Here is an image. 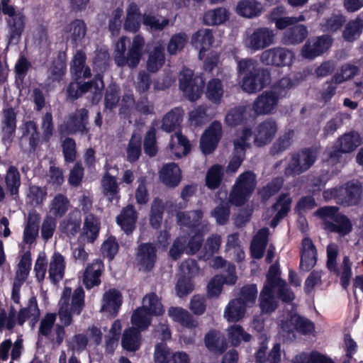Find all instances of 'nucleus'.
Segmentation results:
<instances>
[{"label":"nucleus","instance_id":"nucleus-1","mask_svg":"<svg viewBox=\"0 0 363 363\" xmlns=\"http://www.w3.org/2000/svg\"><path fill=\"white\" fill-rule=\"evenodd\" d=\"M237 70L239 74H244L240 86L247 93L259 91L270 83L269 71L260 68L257 61L254 59L245 58L238 61Z\"/></svg>","mask_w":363,"mask_h":363},{"label":"nucleus","instance_id":"nucleus-2","mask_svg":"<svg viewBox=\"0 0 363 363\" xmlns=\"http://www.w3.org/2000/svg\"><path fill=\"white\" fill-rule=\"evenodd\" d=\"M84 306V291L82 287L72 289L65 287L59 301L58 315L61 323L68 326L72 323V313L79 315Z\"/></svg>","mask_w":363,"mask_h":363},{"label":"nucleus","instance_id":"nucleus-3","mask_svg":"<svg viewBox=\"0 0 363 363\" xmlns=\"http://www.w3.org/2000/svg\"><path fill=\"white\" fill-rule=\"evenodd\" d=\"M163 313V306L157 295H147L143 298V306L137 308L131 316L133 328L139 332L145 330L151 323L150 314L160 315Z\"/></svg>","mask_w":363,"mask_h":363},{"label":"nucleus","instance_id":"nucleus-4","mask_svg":"<svg viewBox=\"0 0 363 363\" xmlns=\"http://www.w3.org/2000/svg\"><path fill=\"white\" fill-rule=\"evenodd\" d=\"M1 12L6 16L9 43H18L26 26L25 15L21 11L15 9L11 0H1Z\"/></svg>","mask_w":363,"mask_h":363},{"label":"nucleus","instance_id":"nucleus-5","mask_svg":"<svg viewBox=\"0 0 363 363\" xmlns=\"http://www.w3.org/2000/svg\"><path fill=\"white\" fill-rule=\"evenodd\" d=\"M256 185L255 176L251 172L241 174L236 179L229 201L235 206H242L250 198Z\"/></svg>","mask_w":363,"mask_h":363},{"label":"nucleus","instance_id":"nucleus-6","mask_svg":"<svg viewBox=\"0 0 363 363\" xmlns=\"http://www.w3.org/2000/svg\"><path fill=\"white\" fill-rule=\"evenodd\" d=\"M179 88L189 101L198 100L203 94L204 79L201 75H193L191 69L184 68L179 77Z\"/></svg>","mask_w":363,"mask_h":363},{"label":"nucleus","instance_id":"nucleus-7","mask_svg":"<svg viewBox=\"0 0 363 363\" xmlns=\"http://www.w3.org/2000/svg\"><path fill=\"white\" fill-rule=\"evenodd\" d=\"M274 32L267 28H258L252 32L247 33L244 40V46L251 51L256 52L269 47L273 43Z\"/></svg>","mask_w":363,"mask_h":363},{"label":"nucleus","instance_id":"nucleus-8","mask_svg":"<svg viewBox=\"0 0 363 363\" xmlns=\"http://www.w3.org/2000/svg\"><path fill=\"white\" fill-rule=\"evenodd\" d=\"M294 53L284 48H274L262 52L260 61L266 65L290 67L294 60Z\"/></svg>","mask_w":363,"mask_h":363},{"label":"nucleus","instance_id":"nucleus-9","mask_svg":"<svg viewBox=\"0 0 363 363\" xmlns=\"http://www.w3.org/2000/svg\"><path fill=\"white\" fill-rule=\"evenodd\" d=\"M317 155L315 152L305 150L292 156L285 169L287 175L299 174L308 170L315 162Z\"/></svg>","mask_w":363,"mask_h":363},{"label":"nucleus","instance_id":"nucleus-10","mask_svg":"<svg viewBox=\"0 0 363 363\" xmlns=\"http://www.w3.org/2000/svg\"><path fill=\"white\" fill-rule=\"evenodd\" d=\"M252 133L249 129H244L239 133L234 140L235 155L231 158L227 167V172L235 173L242 162L244 150L250 144Z\"/></svg>","mask_w":363,"mask_h":363},{"label":"nucleus","instance_id":"nucleus-11","mask_svg":"<svg viewBox=\"0 0 363 363\" xmlns=\"http://www.w3.org/2000/svg\"><path fill=\"white\" fill-rule=\"evenodd\" d=\"M362 138L359 133L350 132L341 136L336 143L337 150L329 152L330 162L333 164L338 161L340 153H348L354 151L362 144Z\"/></svg>","mask_w":363,"mask_h":363},{"label":"nucleus","instance_id":"nucleus-12","mask_svg":"<svg viewBox=\"0 0 363 363\" xmlns=\"http://www.w3.org/2000/svg\"><path fill=\"white\" fill-rule=\"evenodd\" d=\"M332 44V39L328 35H322L307 40L303 46L301 55L308 60H313L327 51Z\"/></svg>","mask_w":363,"mask_h":363},{"label":"nucleus","instance_id":"nucleus-13","mask_svg":"<svg viewBox=\"0 0 363 363\" xmlns=\"http://www.w3.org/2000/svg\"><path fill=\"white\" fill-rule=\"evenodd\" d=\"M221 134V123L218 121L213 122L201 138L200 147L203 154H211L215 150Z\"/></svg>","mask_w":363,"mask_h":363},{"label":"nucleus","instance_id":"nucleus-14","mask_svg":"<svg viewBox=\"0 0 363 363\" xmlns=\"http://www.w3.org/2000/svg\"><path fill=\"white\" fill-rule=\"evenodd\" d=\"M264 286L277 288L279 296L283 301L289 302L294 298V293L286 287L285 281L279 277V269L276 264L270 267Z\"/></svg>","mask_w":363,"mask_h":363},{"label":"nucleus","instance_id":"nucleus-15","mask_svg":"<svg viewBox=\"0 0 363 363\" xmlns=\"http://www.w3.org/2000/svg\"><path fill=\"white\" fill-rule=\"evenodd\" d=\"M279 96L272 91L258 96L253 104V110L257 115L271 113L277 107Z\"/></svg>","mask_w":363,"mask_h":363},{"label":"nucleus","instance_id":"nucleus-16","mask_svg":"<svg viewBox=\"0 0 363 363\" xmlns=\"http://www.w3.org/2000/svg\"><path fill=\"white\" fill-rule=\"evenodd\" d=\"M16 128V113L11 108L4 109L1 121L2 140L10 143L13 140Z\"/></svg>","mask_w":363,"mask_h":363},{"label":"nucleus","instance_id":"nucleus-17","mask_svg":"<svg viewBox=\"0 0 363 363\" xmlns=\"http://www.w3.org/2000/svg\"><path fill=\"white\" fill-rule=\"evenodd\" d=\"M277 131V123L267 119L257 127L255 131V143L257 146H262L269 143Z\"/></svg>","mask_w":363,"mask_h":363},{"label":"nucleus","instance_id":"nucleus-18","mask_svg":"<svg viewBox=\"0 0 363 363\" xmlns=\"http://www.w3.org/2000/svg\"><path fill=\"white\" fill-rule=\"evenodd\" d=\"M104 88V82L101 77H96L94 82H86L83 84L74 82L70 83L67 88L68 96L71 99H77L82 94L94 90V93L100 91Z\"/></svg>","mask_w":363,"mask_h":363},{"label":"nucleus","instance_id":"nucleus-19","mask_svg":"<svg viewBox=\"0 0 363 363\" xmlns=\"http://www.w3.org/2000/svg\"><path fill=\"white\" fill-rule=\"evenodd\" d=\"M144 45V38L140 35H135L127 52V56H123V66L128 65L130 68L136 67L142 57Z\"/></svg>","mask_w":363,"mask_h":363},{"label":"nucleus","instance_id":"nucleus-20","mask_svg":"<svg viewBox=\"0 0 363 363\" xmlns=\"http://www.w3.org/2000/svg\"><path fill=\"white\" fill-rule=\"evenodd\" d=\"M121 304V294L116 289H110L103 296L101 311L116 315L118 313Z\"/></svg>","mask_w":363,"mask_h":363},{"label":"nucleus","instance_id":"nucleus-21","mask_svg":"<svg viewBox=\"0 0 363 363\" xmlns=\"http://www.w3.org/2000/svg\"><path fill=\"white\" fill-rule=\"evenodd\" d=\"M104 265L101 260L96 259L88 264L83 274L82 281L86 289H91L100 284V277Z\"/></svg>","mask_w":363,"mask_h":363},{"label":"nucleus","instance_id":"nucleus-22","mask_svg":"<svg viewBox=\"0 0 363 363\" xmlns=\"http://www.w3.org/2000/svg\"><path fill=\"white\" fill-rule=\"evenodd\" d=\"M168 148L175 158H181L190 152L191 147L186 138L180 133H176L171 136Z\"/></svg>","mask_w":363,"mask_h":363},{"label":"nucleus","instance_id":"nucleus-23","mask_svg":"<svg viewBox=\"0 0 363 363\" xmlns=\"http://www.w3.org/2000/svg\"><path fill=\"white\" fill-rule=\"evenodd\" d=\"M161 181L168 186H177L182 179L181 169L175 163L165 164L160 172Z\"/></svg>","mask_w":363,"mask_h":363},{"label":"nucleus","instance_id":"nucleus-24","mask_svg":"<svg viewBox=\"0 0 363 363\" xmlns=\"http://www.w3.org/2000/svg\"><path fill=\"white\" fill-rule=\"evenodd\" d=\"M302 255L300 266L306 271H308L316 263V250L309 238H304L302 242Z\"/></svg>","mask_w":363,"mask_h":363},{"label":"nucleus","instance_id":"nucleus-25","mask_svg":"<svg viewBox=\"0 0 363 363\" xmlns=\"http://www.w3.org/2000/svg\"><path fill=\"white\" fill-rule=\"evenodd\" d=\"M65 262L63 256L59 252H55L49 264V278L53 283H57L64 277Z\"/></svg>","mask_w":363,"mask_h":363},{"label":"nucleus","instance_id":"nucleus-26","mask_svg":"<svg viewBox=\"0 0 363 363\" xmlns=\"http://www.w3.org/2000/svg\"><path fill=\"white\" fill-rule=\"evenodd\" d=\"M213 43V34L209 29H201L198 30L191 38V44L200 50L199 57L202 59L204 52L207 50Z\"/></svg>","mask_w":363,"mask_h":363},{"label":"nucleus","instance_id":"nucleus-27","mask_svg":"<svg viewBox=\"0 0 363 363\" xmlns=\"http://www.w3.org/2000/svg\"><path fill=\"white\" fill-rule=\"evenodd\" d=\"M99 225L100 223L95 216L88 215L84 219L81 239L88 243L94 242L98 237Z\"/></svg>","mask_w":363,"mask_h":363},{"label":"nucleus","instance_id":"nucleus-28","mask_svg":"<svg viewBox=\"0 0 363 363\" xmlns=\"http://www.w3.org/2000/svg\"><path fill=\"white\" fill-rule=\"evenodd\" d=\"M155 249L151 244H144L139 246L137 260L140 267L144 270L152 269L155 262Z\"/></svg>","mask_w":363,"mask_h":363},{"label":"nucleus","instance_id":"nucleus-29","mask_svg":"<svg viewBox=\"0 0 363 363\" xmlns=\"http://www.w3.org/2000/svg\"><path fill=\"white\" fill-rule=\"evenodd\" d=\"M87 113L88 112L86 109L82 108L74 116H70L66 125L67 133H86Z\"/></svg>","mask_w":363,"mask_h":363},{"label":"nucleus","instance_id":"nucleus-30","mask_svg":"<svg viewBox=\"0 0 363 363\" xmlns=\"http://www.w3.org/2000/svg\"><path fill=\"white\" fill-rule=\"evenodd\" d=\"M276 292L279 294L277 288L264 286L259 297V306L263 312L271 313L277 308V301L274 296Z\"/></svg>","mask_w":363,"mask_h":363},{"label":"nucleus","instance_id":"nucleus-31","mask_svg":"<svg viewBox=\"0 0 363 363\" xmlns=\"http://www.w3.org/2000/svg\"><path fill=\"white\" fill-rule=\"evenodd\" d=\"M86 31L84 23L80 20H75L65 28V35L68 40L77 45L84 38Z\"/></svg>","mask_w":363,"mask_h":363},{"label":"nucleus","instance_id":"nucleus-32","mask_svg":"<svg viewBox=\"0 0 363 363\" xmlns=\"http://www.w3.org/2000/svg\"><path fill=\"white\" fill-rule=\"evenodd\" d=\"M247 308L240 300L234 299L225 308L224 317L228 322H238L245 317Z\"/></svg>","mask_w":363,"mask_h":363},{"label":"nucleus","instance_id":"nucleus-33","mask_svg":"<svg viewBox=\"0 0 363 363\" xmlns=\"http://www.w3.org/2000/svg\"><path fill=\"white\" fill-rule=\"evenodd\" d=\"M140 27V13L138 6L131 3L126 9V17L124 23V28L130 32L135 33Z\"/></svg>","mask_w":363,"mask_h":363},{"label":"nucleus","instance_id":"nucleus-34","mask_svg":"<svg viewBox=\"0 0 363 363\" xmlns=\"http://www.w3.org/2000/svg\"><path fill=\"white\" fill-rule=\"evenodd\" d=\"M262 11L261 4L255 0H242L236 6L237 13L249 18L257 16Z\"/></svg>","mask_w":363,"mask_h":363},{"label":"nucleus","instance_id":"nucleus-35","mask_svg":"<svg viewBox=\"0 0 363 363\" xmlns=\"http://www.w3.org/2000/svg\"><path fill=\"white\" fill-rule=\"evenodd\" d=\"M136 218V213L133 207L128 206L123 209L121 214L117 217L116 221L126 233H129L135 228Z\"/></svg>","mask_w":363,"mask_h":363},{"label":"nucleus","instance_id":"nucleus-36","mask_svg":"<svg viewBox=\"0 0 363 363\" xmlns=\"http://www.w3.org/2000/svg\"><path fill=\"white\" fill-rule=\"evenodd\" d=\"M40 315L37 301L35 298H30L28 306L21 309L18 313V323L23 325L26 320H30L32 325L35 324Z\"/></svg>","mask_w":363,"mask_h":363},{"label":"nucleus","instance_id":"nucleus-37","mask_svg":"<svg viewBox=\"0 0 363 363\" xmlns=\"http://www.w3.org/2000/svg\"><path fill=\"white\" fill-rule=\"evenodd\" d=\"M169 316L174 322H177L182 326L191 328L196 326V322L192 318L189 312L179 307H171L168 310Z\"/></svg>","mask_w":363,"mask_h":363},{"label":"nucleus","instance_id":"nucleus-38","mask_svg":"<svg viewBox=\"0 0 363 363\" xmlns=\"http://www.w3.org/2000/svg\"><path fill=\"white\" fill-rule=\"evenodd\" d=\"M101 186L104 194L110 201H118L119 188L114 177L106 174L101 180Z\"/></svg>","mask_w":363,"mask_h":363},{"label":"nucleus","instance_id":"nucleus-39","mask_svg":"<svg viewBox=\"0 0 363 363\" xmlns=\"http://www.w3.org/2000/svg\"><path fill=\"white\" fill-rule=\"evenodd\" d=\"M229 18V12L225 8H217L207 11L203 15V22L208 26L224 23Z\"/></svg>","mask_w":363,"mask_h":363},{"label":"nucleus","instance_id":"nucleus-40","mask_svg":"<svg viewBox=\"0 0 363 363\" xmlns=\"http://www.w3.org/2000/svg\"><path fill=\"white\" fill-rule=\"evenodd\" d=\"M269 229L267 228L261 229L255 236L252 245V255L255 258L259 259L262 257L267 243Z\"/></svg>","mask_w":363,"mask_h":363},{"label":"nucleus","instance_id":"nucleus-41","mask_svg":"<svg viewBox=\"0 0 363 363\" xmlns=\"http://www.w3.org/2000/svg\"><path fill=\"white\" fill-rule=\"evenodd\" d=\"M140 332L135 328H130L124 330L122 337V346L128 351H135L140 345Z\"/></svg>","mask_w":363,"mask_h":363},{"label":"nucleus","instance_id":"nucleus-42","mask_svg":"<svg viewBox=\"0 0 363 363\" xmlns=\"http://www.w3.org/2000/svg\"><path fill=\"white\" fill-rule=\"evenodd\" d=\"M308 35L307 28L303 25L295 26L287 30L284 35V40L287 44L301 43Z\"/></svg>","mask_w":363,"mask_h":363},{"label":"nucleus","instance_id":"nucleus-43","mask_svg":"<svg viewBox=\"0 0 363 363\" xmlns=\"http://www.w3.org/2000/svg\"><path fill=\"white\" fill-rule=\"evenodd\" d=\"M223 94V86L220 79H212L208 81L206 86V96L209 101L214 104H219Z\"/></svg>","mask_w":363,"mask_h":363},{"label":"nucleus","instance_id":"nucleus-44","mask_svg":"<svg viewBox=\"0 0 363 363\" xmlns=\"http://www.w3.org/2000/svg\"><path fill=\"white\" fill-rule=\"evenodd\" d=\"M205 342L206 347L212 351L222 352L227 347L223 335L216 330L210 331L206 335Z\"/></svg>","mask_w":363,"mask_h":363},{"label":"nucleus","instance_id":"nucleus-45","mask_svg":"<svg viewBox=\"0 0 363 363\" xmlns=\"http://www.w3.org/2000/svg\"><path fill=\"white\" fill-rule=\"evenodd\" d=\"M39 216L36 213H30L24 229L23 240L26 243H32L38 234Z\"/></svg>","mask_w":363,"mask_h":363},{"label":"nucleus","instance_id":"nucleus-46","mask_svg":"<svg viewBox=\"0 0 363 363\" xmlns=\"http://www.w3.org/2000/svg\"><path fill=\"white\" fill-rule=\"evenodd\" d=\"M359 69L357 66L346 64L340 67V69L333 76L332 82L336 84L344 83L352 79L357 74Z\"/></svg>","mask_w":363,"mask_h":363},{"label":"nucleus","instance_id":"nucleus-47","mask_svg":"<svg viewBox=\"0 0 363 363\" xmlns=\"http://www.w3.org/2000/svg\"><path fill=\"white\" fill-rule=\"evenodd\" d=\"M363 30V20L355 18L348 22L343 31V37L347 41L357 39Z\"/></svg>","mask_w":363,"mask_h":363},{"label":"nucleus","instance_id":"nucleus-48","mask_svg":"<svg viewBox=\"0 0 363 363\" xmlns=\"http://www.w3.org/2000/svg\"><path fill=\"white\" fill-rule=\"evenodd\" d=\"M345 22V18L342 13H333L325 18L320 27L324 32H335L340 29Z\"/></svg>","mask_w":363,"mask_h":363},{"label":"nucleus","instance_id":"nucleus-49","mask_svg":"<svg viewBox=\"0 0 363 363\" xmlns=\"http://www.w3.org/2000/svg\"><path fill=\"white\" fill-rule=\"evenodd\" d=\"M203 213L201 211H194L191 212L178 213L177 215V222L180 225L188 226L189 228L197 227L199 221L201 219Z\"/></svg>","mask_w":363,"mask_h":363},{"label":"nucleus","instance_id":"nucleus-50","mask_svg":"<svg viewBox=\"0 0 363 363\" xmlns=\"http://www.w3.org/2000/svg\"><path fill=\"white\" fill-rule=\"evenodd\" d=\"M164 62V55L163 52V48L161 45H157L150 54L148 60L147 62V69L150 72H156L162 67Z\"/></svg>","mask_w":363,"mask_h":363},{"label":"nucleus","instance_id":"nucleus-51","mask_svg":"<svg viewBox=\"0 0 363 363\" xmlns=\"http://www.w3.org/2000/svg\"><path fill=\"white\" fill-rule=\"evenodd\" d=\"M345 194L344 199H341V202L346 205L356 204L361 196L362 189L358 184H348L346 189H343L342 194Z\"/></svg>","mask_w":363,"mask_h":363},{"label":"nucleus","instance_id":"nucleus-52","mask_svg":"<svg viewBox=\"0 0 363 363\" xmlns=\"http://www.w3.org/2000/svg\"><path fill=\"white\" fill-rule=\"evenodd\" d=\"M290 204L291 199L288 196L284 195L279 198V200L273 206L272 209V211H278L274 218L272 220L271 225L272 227H276L279 220L287 213L290 209Z\"/></svg>","mask_w":363,"mask_h":363},{"label":"nucleus","instance_id":"nucleus-53","mask_svg":"<svg viewBox=\"0 0 363 363\" xmlns=\"http://www.w3.org/2000/svg\"><path fill=\"white\" fill-rule=\"evenodd\" d=\"M228 339L234 346L238 345L242 341L248 342L250 340L251 335L245 333L241 326L233 325L228 330Z\"/></svg>","mask_w":363,"mask_h":363},{"label":"nucleus","instance_id":"nucleus-54","mask_svg":"<svg viewBox=\"0 0 363 363\" xmlns=\"http://www.w3.org/2000/svg\"><path fill=\"white\" fill-rule=\"evenodd\" d=\"M5 182L11 194H17L21 185V179L20 174L16 167H9L6 174Z\"/></svg>","mask_w":363,"mask_h":363},{"label":"nucleus","instance_id":"nucleus-55","mask_svg":"<svg viewBox=\"0 0 363 363\" xmlns=\"http://www.w3.org/2000/svg\"><path fill=\"white\" fill-rule=\"evenodd\" d=\"M223 168L218 164L212 166L207 172L206 182L207 186L211 189H215L220 184L223 177Z\"/></svg>","mask_w":363,"mask_h":363},{"label":"nucleus","instance_id":"nucleus-56","mask_svg":"<svg viewBox=\"0 0 363 363\" xmlns=\"http://www.w3.org/2000/svg\"><path fill=\"white\" fill-rule=\"evenodd\" d=\"M141 152V138L135 134L133 135L126 149L127 160L130 162L137 161Z\"/></svg>","mask_w":363,"mask_h":363},{"label":"nucleus","instance_id":"nucleus-57","mask_svg":"<svg viewBox=\"0 0 363 363\" xmlns=\"http://www.w3.org/2000/svg\"><path fill=\"white\" fill-rule=\"evenodd\" d=\"M31 267V255L29 252H26L19 262L16 272V281L22 282L27 278Z\"/></svg>","mask_w":363,"mask_h":363},{"label":"nucleus","instance_id":"nucleus-58","mask_svg":"<svg viewBox=\"0 0 363 363\" xmlns=\"http://www.w3.org/2000/svg\"><path fill=\"white\" fill-rule=\"evenodd\" d=\"M352 228L350 220L342 215H339L334 218V223H331L329 230L336 232L341 235H345L349 233Z\"/></svg>","mask_w":363,"mask_h":363},{"label":"nucleus","instance_id":"nucleus-59","mask_svg":"<svg viewBox=\"0 0 363 363\" xmlns=\"http://www.w3.org/2000/svg\"><path fill=\"white\" fill-rule=\"evenodd\" d=\"M257 296V289L255 284L244 286L240 292V296L238 300H240L245 307H252L256 301Z\"/></svg>","mask_w":363,"mask_h":363},{"label":"nucleus","instance_id":"nucleus-60","mask_svg":"<svg viewBox=\"0 0 363 363\" xmlns=\"http://www.w3.org/2000/svg\"><path fill=\"white\" fill-rule=\"evenodd\" d=\"M69 201L66 197L61 194L57 195L50 204V213L56 217H62L67 211Z\"/></svg>","mask_w":363,"mask_h":363},{"label":"nucleus","instance_id":"nucleus-61","mask_svg":"<svg viewBox=\"0 0 363 363\" xmlns=\"http://www.w3.org/2000/svg\"><path fill=\"white\" fill-rule=\"evenodd\" d=\"M46 196L45 189L37 186H30L27 194L26 201L30 205L37 206L43 202Z\"/></svg>","mask_w":363,"mask_h":363},{"label":"nucleus","instance_id":"nucleus-62","mask_svg":"<svg viewBox=\"0 0 363 363\" xmlns=\"http://www.w3.org/2000/svg\"><path fill=\"white\" fill-rule=\"evenodd\" d=\"M188 41V37L184 33L174 35L167 45V51L170 55H175L183 50Z\"/></svg>","mask_w":363,"mask_h":363},{"label":"nucleus","instance_id":"nucleus-63","mask_svg":"<svg viewBox=\"0 0 363 363\" xmlns=\"http://www.w3.org/2000/svg\"><path fill=\"white\" fill-rule=\"evenodd\" d=\"M181 118L182 114L179 109L171 111L163 118L162 128L168 133L172 131L179 125Z\"/></svg>","mask_w":363,"mask_h":363},{"label":"nucleus","instance_id":"nucleus-64","mask_svg":"<svg viewBox=\"0 0 363 363\" xmlns=\"http://www.w3.org/2000/svg\"><path fill=\"white\" fill-rule=\"evenodd\" d=\"M143 23L151 30H161L169 24V20L166 17H157L150 14L144 13Z\"/></svg>","mask_w":363,"mask_h":363}]
</instances>
